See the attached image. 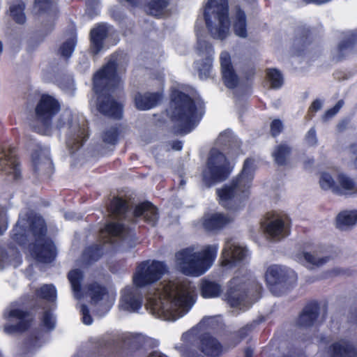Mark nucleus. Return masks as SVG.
<instances>
[{"label": "nucleus", "instance_id": "f257e3e1", "mask_svg": "<svg viewBox=\"0 0 357 357\" xmlns=\"http://www.w3.org/2000/svg\"><path fill=\"white\" fill-rule=\"evenodd\" d=\"M120 83L116 60H109L93 75L92 90L96 98V108L105 116L115 119L122 118L123 105L113 96Z\"/></svg>", "mask_w": 357, "mask_h": 357}, {"label": "nucleus", "instance_id": "f03ea898", "mask_svg": "<svg viewBox=\"0 0 357 357\" xmlns=\"http://www.w3.org/2000/svg\"><path fill=\"white\" fill-rule=\"evenodd\" d=\"M219 141L225 153L217 149L211 151L206 161V168L203 172V180L208 185L225 181L229 177L234 167L227 155L237 157L241 151V142L226 132L220 135Z\"/></svg>", "mask_w": 357, "mask_h": 357}, {"label": "nucleus", "instance_id": "7ed1b4c3", "mask_svg": "<svg viewBox=\"0 0 357 357\" xmlns=\"http://www.w3.org/2000/svg\"><path fill=\"white\" fill-rule=\"evenodd\" d=\"M254 172L255 160L252 158H246L241 172L229 183L216 189L219 204L227 211H238L241 204L250 197Z\"/></svg>", "mask_w": 357, "mask_h": 357}, {"label": "nucleus", "instance_id": "20e7f679", "mask_svg": "<svg viewBox=\"0 0 357 357\" xmlns=\"http://www.w3.org/2000/svg\"><path fill=\"white\" fill-rule=\"evenodd\" d=\"M29 231L34 241L29 244L33 257L38 262L50 264L57 255L56 248L51 238L47 236V225L45 219L34 213L28 216Z\"/></svg>", "mask_w": 357, "mask_h": 357}, {"label": "nucleus", "instance_id": "39448f33", "mask_svg": "<svg viewBox=\"0 0 357 357\" xmlns=\"http://www.w3.org/2000/svg\"><path fill=\"white\" fill-rule=\"evenodd\" d=\"M170 119L178 123L177 133L190 132L200 121L202 115L197 116V107L195 100L188 94L174 89L170 94Z\"/></svg>", "mask_w": 357, "mask_h": 357}, {"label": "nucleus", "instance_id": "423d86ee", "mask_svg": "<svg viewBox=\"0 0 357 357\" xmlns=\"http://www.w3.org/2000/svg\"><path fill=\"white\" fill-rule=\"evenodd\" d=\"M218 245L206 246L201 252H193L189 248L183 249L176 255L181 272L188 276H199L212 265L218 253Z\"/></svg>", "mask_w": 357, "mask_h": 357}, {"label": "nucleus", "instance_id": "0eeeda50", "mask_svg": "<svg viewBox=\"0 0 357 357\" xmlns=\"http://www.w3.org/2000/svg\"><path fill=\"white\" fill-rule=\"evenodd\" d=\"M206 26L214 39L225 40L229 33L228 0H208L204 7Z\"/></svg>", "mask_w": 357, "mask_h": 357}, {"label": "nucleus", "instance_id": "6e6552de", "mask_svg": "<svg viewBox=\"0 0 357 357\" xmlns=\"http://www.w3.org/2000/svg\"><path fill=\"white\" fill-rule=\"evenodd\" d=\"M265 280L273 294L279 296L296 283L297 276L294 271L273 264L267 268Z\"/></svg>", "mask_w": 357, "mask_h": 357}, {"label": "nucleus", "instance_id": "1a4fd4ad", "mask_svg": "<svg viewBox=\"0 0 357 357\" xmlns=\"http://www.w3.org/2000/svg\"><path fill=\"white\" fill-rule=\"evenodd\" d=\"M61 105L57 99L51 95L43 93L35 107L37 121L40 123L38 132L48 135L52 128L54 116L59 112Z\"/></svg>", "mask_w": 357, "mask_h": 357}, {"label": "nucleus", "instance_id": "9d476101", "mask_svg": "<svg viewBox=\"0 0 357 357\" xmlns=\"http://www.w3.org/2000/svg\"><path fill=\"white\" fill-rule=\"evenodd\" d=\"M165 272L166 265L163 261L145 260L137 265L132 282L138 288L146 287L160 280Z\"/></svg>", "mask_w": 357, "mask_h": 357}, {"label": "nucleus", "instance_id": "9b49d317", "mask_svg": "<svg viewBox=\"0 0 357 357\" xmlns=\"http://www.w3.org/2000/svg\"><path fill=\"white\" fill-rule=\"evenodd\" d=\"M7 323L3 331L8 335L22 334L29 331L35 321L32 312L19 307L10 308L5 314Z\"/></svg>", "mask_w": 357, "mask_h": 357}, {"label": "nucleus", "instance_id": "f8f14e48", "mask_svg": "<svg viewBox=\"0 0 357 357\" xmlns=\"http://www.w3.org/2000/svg\"><path fill=\"white\" fill-rule=\"evenodd\" d=\"M197 351H189L185 357H220L223 353L221 342L210 333H203L198 336Z\"/></svg>", "mask_w": 357, "mask_h": 357}, {"label": "nucleus", "instance_id": "ddd939ff", "mask_svg": "<svg viewBox=\"0 0 357 357\" xmlns=\"http://www.w3.org/2000/svg\"><path fill=\"white\" fill-rule=\"evenodd\" d=\"M225 300L231 307L243 305L248 296V291L244 282L237 278L229 281L228 288L225 294Z\"/></svg>", "mask_w": 357, "mask_h": 357}, {"label": "nucleus", "instance_id": "4468645a", "mask_svg": "<svg viewBox=\"0 0 357 357\" xmlns=\"http://www.w3.org/2000/svg\"><path fill=\"white\" fill-rule=\"evenodd\" d=\"M248 250L230 242H227L221 255V265L227 268L235 267L243 262Z\"/></svg>", "mask_w": 357, "mask_h": 357}, {"label": "nucleus", "instance_id": "2eb2a0df", "mask_svg": "<svg viewBox=\"0 0 357 357\" xmlns=\"http://www.w3.org/2000/svg\"><path fill=\"white\" fill-rule=\"evenodd\" d=\"M197 50L200 56L206 55L198 66L199 76L201 79H206L210 76L213 66V47L211 43L205 40H199Z\"/></svg>", "mask_w": 357, "mask_h": 357}, {"label": "nucleus", "instance_id": "dca6fc26", "mask_svg": "<svg viewBox=\"0 0 357 357\" xmlns=\"http://www.w3.org/2000/svg\"><path fill=\"white\" fill-rule=\"evenodd\" d=\"M68 124L69 130L66 144L70 151L75 152L84 145L89 135L87 128L84 125L80 126L79 123H76L74 126L72 119L68 121Z\"/></svg>", "mask_w": 357, "mask_h": 357}, {"label": "nucleus", "instance_id": "f3484780", "mask_svg": "<svg viewBox=\"0 0 357 357\" xmlns=\"http://www.w3.org/2000/svg\"><path fill=\"white\" fill-rule=\"evenodd\" d=\"M220 62L225 85L229 89L236 88L238 84V77L232 65L230 54L226 51L222 52L220 54Z\"/></svg>", "mask_w": 357, "mask_h": 357}, {"label": "nucleus", "instance_id": "a211bd4d", "mask_svg": "<svg viewBox=\"0 0 357 357\" xmlns=\"http://www.w3.org/2000/svg\"><path fill=\"white\" fill-rule=\"evenodd\" d=\"M357 31L345 33L337 47V54L333 57L337 62L342 61L357 51Z\"/></svg>", "mask_w": 357, "mask_h": 357}, {"label": "nucleus", "instance_id": "6ab92c4d", "mask_svg": "<svg viewBox=\"0 0 357 357\" xmlns=\"http://www.w3.org/2000/svg\"><path fill=\"white\" fill-rule=\"evenodd\" d=\"M312 42V31L305 25L297 28L296 35L291 47V52L295 56H303Z\"/></svg>", "mask_w": 357, "mask_h": 357}, {"label": "nucleus", "instance_id": "aec40b11", "mask_svg": "<svg viewBox=\"0 0 357 357\" xmlns=\"http://www.w3.org/2000/svg\"><path fill=\"white\" fill-rule=\"evenodd\" d=\"M163 92H137L134 96V103L137 109L146 111L155 107L163 99Z\"/></svg>", "mask_w": 357, "mask_h": 357}, {"label": "nucleus", "instance_id": "412c9836", "mask_svg": "<svg viewBox=\"0 0 357 357\" xmlns=\"http://www.w3.org/2000/svg\"><path fill=\"white\" fill-rule=\"evenodd\" d=\"M135 218H142L148 225L154 227L159 219L158 208L151 202L144 201L137 204L133 210Z\"/></svg>", "mask_w": 357, "mask_h": 357}, {"label": "nucleus", "instance_id": "4be33fe9", "mask_svg": "<svg viewBox=\"0 0 357 357\" xmlns=\"http://www.w3.org/2000/svg\"><path fill=\"white\" fill-rule=\"evenodd\" d=\"M108 34V26L105 23L98 24L91 29L89 33V49L91 54L96 55L102 50Z\"/></svg>", "mask_w": 357, "mask_h": 357}, {"label": "nucleus", "instance_id": "5701e85b", "mask_svg": "<svg viewBox=\"0 0 357 357\" xmlns=\"http://www.w3.org/2000/svg\"><path fill=\"white\" fill-rule=\"evenodd\" d=\"M231 222L229 217L222 213L205 214L202 219L203 228L208 232L217 233Z\"/></svg>", "mask_w": 357, "mask_h": 357}, {"label": "nucleus", "instance_id": "b1692460", "mask_svg": "<svg viewBox=\"0 0 357 357\" xmlns=\"http://www.w3.org/2000/svg\"><path fill=\"white\" fill-rule=\"evenodd\" d=\"M0 166L2 170L13 174L15 180L21 178L20 163L15 154V149L10 147L3 152V155L0 158Z\"/></svg>", "mask_w": 357, "mask_h": 357}, {"label": "nucleus", "instance_id": "393cba45", "mask_svg": "<svg viewBox=\"0 0 357 357\" xmlns=\"http://www.w3.org/2000/svg\"><path fill=\"white\" fill-rule=\"evenodd\" d=\"M142 294L135 289H128L121 296L120 307L122 310L130 312H138L142 307Z\"/></svg>", "mask_w": 357, "mask_h": 357}, {"label": "nucleus", "instance_id": "a878e982", "mask_svg": "<svg viewBox=\"0 0 357 357\" xmlns=\"http://www.w3.org/2000/svg\"><path fill=\"white\" fill-rule=\"evenodd\" d=\"M195 301L196 294H195V290L191 289L189 285L183 284L177 289L172 303L176 307L189 310L194 305Z\"/></svg>", "mask_w": 357, "mask_h": 357}, {"label": "nucleus", "instance_id": "bb28decb", "mask_svg": "<svg viewBox=\"0 0 357 357\" xmlns=\"http://www.w3.org/2000/svg\"><path fill=\"white\" fill-rule=\"evenodd\" d=\"M320 307L317 301L308 303L298 316L297 324L301 327L312 326L319 315Z\"/></svg>", "mask_w": 357, "mask_h": 357}, {"label": "nucleus", "instance_id": "cd10ccee", "mask_svg": "<svg viewBox=\"0 0 357 357\" xmlns=\"http://www.w3.org/2000/svg\"><path fill=\"white\" fill-rule=\"evenodd\" d=\"M231 27L234 34L241 38L248 37V22L245 12L241 6L234 8V13L231 16Z\"/></svg>", "mask_w": 357, "mask_h": 357}, {"label": "nucleus", "instance_id": "c85d7f7f", "mask_svg": "<svg viewBox=\"0 0 357 357\" xmlns=\"http://www.w3.org/2000/svg\"><path fill=\"white\" fill-rule=\"evenodd\" d=\"M331 357H357V349L348 340H341L328 347Z\"/></svg>", "mask_w": 357, "mask_h": 357}, {"label": "nucleus", "instance_id": "c756f323", "mask_svg": "<svg viewBox=\"0 0 357 357\" xmlns=\"http://www.w3.org/2000/svg\"><path fill=\"white\" fill-rule=\"evenodd\" d=\"M169 4V0H146L144 9L149 15L160 19L166 15Z\"/></svg>", "mask_w": 357, "mask_h": 357}, {"label": "nucleus", "instance_id": "7c9ffc66", "mask_svg": "<svg viewBox=\"0 0 357 357\" xmlns=\"http://www.w3.org/2000/svg\"><path fill=\"white\" fill-rule=\"evenodd\" d=\"M199 292L204 298H217L222 292V287L215 281L202 278L199 282Z\"/></svg>", "mask_w": 357, "mask_h": 357}, {"label": "nucleus", "instance_id": "2f4dec72", "mask_svg": "<svg viewBox=\"0 0 357 357\" xmlns=\"http://www.w3.org/2000/svg\"><path fill=\"white\" fill-rule=\"evenodd\" d=\"M356 224L357 210L342 211L336 217V225L340 229H346Z\"/></svg>", "mask_w": 357, "mask_h": 357}, {"label": "nucleus", "instance_id": "473e14b6", "mask_svg": "<svg viewBox=\"0 0 357 357\" xmlns=\"http://www.w3.org/2000/svg\"><path fill=\"white\" fill-rule=\"evenodd\" d=\"M125 231V225L119 222H108L100 228V234L101 235L107 234L108 238L105 241L106 243H111V238H117L121 236Z\"/></svg>", "mask_w": 357, "mask_h": 357}, {"label": "nucleus", "instance_id": "72a5a7b5", "mask_svg": "<svg viewBox=\"0 0 357 357\" xmlns=\"http://www.w3.org/2000/svg\"><path fill=\"white\" fill-rule=\"evenodd\" d=\"M109 212L116 218H124L129 210L128 202L121 197H114L109 204Z\"/></svg>", "mask_w": 357, "mask_h": 357}, {"label": "nucleus", "instance_id": "f704fd0d", "mask_svg": "<svg viewBox=\"0 0 357 357\" xmlns=\"http://www.w3.org/2000/svg\"><path fill=\"white\" fill-rule=\"evenodd\" d=\"M104 253V245L93 243L87 246L82 253V257L87 264L98 261Z\"/></svg>", "mask_w": 357, "mask_h": 357}, {"label": "nucleus", "instance_id": "c9c22d12", "mask_svg": "<svg viewBox=\"0 0 357 357\" xmlns=\"http://www.w3.org/2000/svg\"><path fill=\"white\" fill-rule=\"evenodd\" d=\"M291 153V148L289 145L280 144L275 147L272 156L278 166H286Z\"/></svg>", "mask_w": 357, "mask_h": 357}, {"label": "nucleus", "instance_id": "e433bc0d", "mask_svg": "<svg viewBox=\"0 0 357 357\" xmlns=\"http://www.w3.org/2000/svg\"><path fill=\"white\" fill-rule=\"evenodd\" d=\"M266 79L270 84V89H279L284 84V77L278 69L269 68L266 69Z\"/></svg>", "mask_w": 357, "mask_h": 357}, {"label": "nucleus", "instance_id": "4c0bfd02", "mask_svg": "<svg viewBox=\"0 0 357 357\" xmlns=\"http://www.w3.org/2000/svg\"><path fill=\"white\" fill-rule=\"evenodd\" d=\"M87 290L93 303H98L102 301L105 296L108 294L107 289L98 283L93 282L88 284Z\"/></svg>", "mask_w": 357, "mask_h": 357}, {"label": "nucleus", "instance_id": "58836bf2", "mask_svg": "<svg viewBox=\"0 0 357 357\" xmlns=\"http://www.w3.org/2000/svg\"><path fill=\"white\" fill-rule=\"evenodd\" d=\"M319 184L321 188L324 190H331L335 195H344L342 190L335 183L331 175L328 172H323L321 174Z\"/></svg>", "mask_w": 357, "mask_h": 357}, {"label": "nucleus", "instance_id": "ea45409f", "mask_svg": "<svg viewBox=\"0 0 357 357\" xmlns=\"http://www.w3.org/2000/svg\"><path fill=\"white\" fill-rule=\"evenodd\" d=\"M35 296L49 302H54L57 296L56 289L52 284H43L35 290Z\"/></svg>", "mask_w": 357, "mask_h": 357}, {"label": "nucleus", "instance_id": "a19ab883", "mask_svg": "<svg viewBox=\"0 0 357 357\" xmlns=\"http://www.w3.org/2000/svg\"><path fill=\"white\" fill-rule=\"evenodd\" d=\"M68 279L71 284L73 291L76 294L82 292V282L84 280L83 271L79 268L70 271L68 273Z\"/></svg>", "mask_w": 357, "mask_h": 357}, {"label": "nucleus", "instance_id": "79ce46f5", "mask_svg": "<svg viewBox=\"0 0 357 357\" xmlns=\"http://www.w3.org/2000/svg\"><path fill=\"white\" fill-rule=\"evenodd\" d=\"M24 10L25 3L22 1L10 6V15L17 24H24L26 22Z\"/></svg>", "mask_w": 357, "mask_h": 357}, {"label": "nucleus", "instance_id": "37998d69", "mask_svg": "<svg viewBox=\"0 0 357 357\" xmlns=\"http://www.w3.org/2000/svg\"><path fill=\"white\" fill-rule=\"evenodd\" d=\"M77 42V34L75 32L70 38L66 40L61 45L59 49V54L62 57L68 59L72 56L75 49Z\"/></svg>", "mask_w": 357, "mask_h": 357}, {"label": "nucleus", "instance_id": "c03bdc74", "mask_svg": "<svg viewBox=\"0 0 357 357\" xmlns=\"http://www.w3.org/2000/svg\"><path fill=\"white\" fill-rule=\"evenodd\" d=\"M284 228V222L280 218L271 221L264 227V231L268 236L275 238L280 236Z\"/></svg>", "mask_w": 357, "mask_h": 357}, {"label": "nucleus", "instance_id": "a18cd8bd", "mask_svg": "<svg viewBox=\"0 0 357 357\" xmlns=\"http://www.w3.org/2000/svg\"><path fill=\"white\" fill-rule=\"evenodd\" d=\"M10 238L12 240L20 245H23L27 241L26 234V228L24 225H21L18 221L10 232Z\"/></svg>", "mask_w": 357, "mask_h": 357}, {"label": "nucleus", "instance_id": "49530a36", "mask_svg": "<svg viewBox=\"0 0 357 357\" xmlns=\"http://www.w3.org/2000/svg\"><path fill=\"white\" fill-rule=\"evenodd\" d=\"M55 7L56 3L54 0H34L33 10L38 15L50 13Z\"/></svg>", "mask_w": 357, "mask_h": 357}, {"label": "nucleus", "instance_id": "de8ad7c7", "mask_svg": "<svg viewBox=\"0 0 357 357\" xmlns=\"http://www.w3.org/2000/svg\"><path fill=\"white\" fill-rule=\"evenodd\" d=\"M296 257L299 261L304 259L309 264L316 266H322L330 259V257H324L317 259L314 255L307 252H298L296 254Z\"/></svg>", "mask_w": 357, "mask_h": 357}, {"label": "nucleus", "instance_id": "09e8293b", "mask_svg": "<svg viewBox=\"0 0 357 357\" xmlns=\"http://www.w3.org/2000/svg\"><path fill=\"white\" fill-rule=\"evenodd\" d=\"M38 342V337L36 335H29L24 338L18 346L20 355L25 356L29 354Z\"/></svg>", "mask_w": 357, "mask_h": 357}, {"label": "nucleus", "instance_id": "8fccbe9b", "mask_svg": "<svg viewBox=\"0 0 357 357\" xmlns=\"http://www.w3.org/2000/svg\"><path fill=\"white\" fill-rule=\"evenodd\" d=\"M121 131L117 126H112L102 133V141L108 144L116 145L119 139Z\"/></svg>", "mask_w": 357, "mask_h": 357}, {"label": "nucleus", "instance_id": "3c124183", "mask_svg": "<svg viewBox=\"0 0 357 357\" xmlns=\"http://www.w3.org/2000/svg\"><path fill=\"white\" fill-rule=\"evenodd\" d=\"M337 178L340 184L339 187L342 190L344 195L345 194V191L354 190L356 183L350 177L340 173L337 175Z\"/></svg>", "mask_w": 357, "mask_h": 357}, {"label": "nucleus", "instance_id": "603ef678", "mask_svg": "<svg viewBox=\"0 0 357 357\" xmlns=\"http://www.w3.org/2000/svg\"><path fill=\"white\" fill-rule=\"evenodd\" d=\"M256 74V64L249 60L246 61L243 67V75L247 81H252Z\"/></svg>", "mask_w": 357, "mask_h": 357}, {"label": "nucleus", "instance_id": "864d4df0", "mask_svg": "<svg viewBox=\"0 0 357 357\" xmlns=\"http://www.w3.org/2000/svg\"><path fill=\"white\" fill-rule=\"evenodd\" d=\"M41 321L44 327L48 330H52L55 327V319L50 310H45L43 312Z\"/></svg>", "mask_w": 357, "mask_h": 357}, {"label": "nucleus", "instance_id": "5fc2aeb1", "mask_svg": "<svg viewBox=\"0 0 357 357\" xmlns=\"http://www.w3.org/2000/svg\"><path fill=\"white\" fill-rule=\"evenodd\" d=\"M344 104V102L342 99L339 100L333 107L327 109L325 112L323 116L324 120H328L333 117L335 114H337L338 112L340 110V109L343 107Z\"/></svg>", "mask_w": 357, "mask_h": 357}, {"label": "nucleus", "instance_id": "6e6d98bb", "mask_svg": "<svg viewBox=\"0 0 357 357\" xmlns=\"http://www.w3.org/2000/svg\"><path fill=\"white\" fill-rule=\"evenodd\" d=\"M271 134L273 137H278L283 130V123L280 119H276L271 123Z\"/></svg>", "mask_w": 357, "mask_h": 357}, {"label": "nucleus", "instance_id": "4d7b16f0", "mask_svg": "<svg viewBox=\"0 0 357 357\" xmlns=\"http://www.w3.org/2000/svg\"><path fill=\"white\" fill-rule=\"evenodd\" d=\"M322 107V102L319 99L314 100L310 107L308 108V111L307 115L305 116V119L307 120H310L314 115V113L321 109Z\"/></svg>", "mask_w": 357, "mask_h": 357}, {"label": "nucleus", "instance_id": "13d9d810", "mask_svg": "<svg viewBox=\"0 0 357 357\" xmlns=\"http://www.w3.org/2000/svg\"><path fill=\"white\" fill-rule=\"evenodd\" d=\"M254 324H248L243 327L241 328L236 333V335L240 340H244L248 336L250 333L253 330Z\"/></svg>", "mask_w": 357, "mask_h": 357}, {"label": "nucleus", "instance_id": "bf43d9fd", "mask_svg": "<svg viewBox=\"0 0 357 357\" xmlns=\"http://www.w3.org/2000/svg\"><path fill=\"white\" fill-rule=\"evenodd\" d=\"M307 142L310 145H315L317 143L316 130L314 127L311 128L305 135Z\"/></svg>", "mask_w": 357, "mask_h": 357}, {"label": "nucleus", "instance_id": "052dcab7", "mask_svg": "<svg viewBox=\"0 0 357 357\" xmlns=\"http://www.w3.org/2000/svg\"><path fill=\"white\" fill-rule=\"evenodd\" d=\"M350 123V119L349 118H344L342 119L337 125V130L340 132H342L347 128Z\"/></svg>", "mask_w": 357, "mask_h": 357}, {"label": "nucleus", "instance_id": "680f3d73", "mask_svg": "<svg viewBox=\"0 0 357 357\" xmlns=\"http://www.w3.org/2000/svg\"><path fill=\"white\" fill-rule=\"evenodd\" d=\"M8 223L5 215L3 212L0 210V235L7 229Z\"/></svg>", "mask_w": 357, "mask_h": 357}, {"label": "nucleus", "instance_id": "e2e57ef3", "mask_svg": "<svg viewBox=\"0 0 357 357\" xmlns=\"http://www.w3.org/2000/svg\"><path fill=\"white\" fill-rule=\"evenodd\" d=\"M39 159H40V158H39V154L38 152H34L32 153L31 160H32L34 172H37L38 170V165L39 163Z\"/></svg>", "mask_w": 357, "mask_h": 357}, {"label": "nucleus", "instance_id": "0e129e2a", "mask_svg": "<svg viewBox=\"0 0 357 357\" xmlns=\"http://www.w3.org/2000/svg\"><path fill=\"white\" fill-rule=\"evenodd\" d=\"M172 148L175 151H181L183 148V142L180 140H174L172 143Z\"/></svg>", "mask_w": 357, "mask_h": 357}, {"label": "nucleus", "instance_id": "69168bd1", "mask_svg": "<svg viewBox=\"0 0 357 357\" xmlns=\"http://www.w3.org/2000/svg\"><path fill=\"white\" fill-rule=\"evenodd\" d=\"M66 121L63 118L60 117L57 120L55 126L57 130H60L61 129L63 128L66 126Z\"/></svg>", "mask_w": 357, "mask_h": 357}, {"label": "nucleus", "instance_id": "338daca9", "mask_svg": "<svg viewBox=\"0 0 357 357\" xmlns=\"http://www.w3.org/2000/svg\"><path fill=\"white\" fill-rule=\"evenodd\" d=\"M350 319L353 322L357 324V307H355L351 310Z\"/></svg>", "mask_w": 357, "mask_h": 357}, {"label": "nucleus", "instance_id": "774afa93", "mask_svg": "<svg viewBox=\"0 0 357 357\" xmlns=\"http://www.w3.org/2000/svg\"><path fill=\"white\" fill-rule=\"evenodd\" d=\"M147 357H167L165 354L160 353L156 351H153L151 352Z\"/></svg>", "mask_w": 357, "mask_h": 357}]
</instances>
